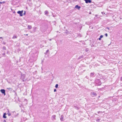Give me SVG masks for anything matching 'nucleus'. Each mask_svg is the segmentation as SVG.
<instances>
[{
	"instance_id": "nucleus-28",
	"label": "nucleus",
	"mask_w": 122,
	"mask_h": 122,
	"mask_svg": "<svg viewBox=\"0 0 122 122\" xmlns=\"http://www.w3.org/2000/svg\"><path fill=\"white\" fill-rule=\"evenodd\" d=\"M13 92H14L15 93V94H16V92L14 90H13Z\"/></svg>"
},
{
	"instance_id": "nucleus-19",
	"label": "nucleus",
	"mask_w": 122,
	"mask_h": 122,
	"mask_svg": "<svg viewBox=\"0 0 122 122\" xmlns=\"http://www.w3.org/2000/svg\"><path fill=\"white\" fill-rule=\"evenodd\" d=\"M103 36V35H101L100 36V37L101 38H102Z\"/></svg>"
},
{
	"instance_id": "nucleus-27",
	"label": "nucleus",
	"mask_w": 122,
	"mask_h": 122,
	"mask_svg": "<svg viewBox=\"0 0 122 122\" xmlns=\"http://www.w3.org/2000/svg\"><path fill=\"white\" fill-rule=\"evenodd\" d=\"M56 89H54V92H56Z\"/></svg>"
},
{
	"instance_id": "nucleus-46",
	"label": "nucleus",
	"mask_w": 122,
	"mask_h": 122,
	"mask_svg": "<svg viewBox=\"0 0 122 122\" xmlns=\"http://www.w3.org/2000/svg\"><path fill=\"white\" fill-rule=\"evenodd\" d=\"M53 15V17L54 16V15Z\"/></svg>"
},
{
	"instance_id": "nucleus-24",
	"label": "nucleus",
	"mask_w": 122,
	"mask_h": 122,
	"mask_svg": "<svg viewBox=\"0 0 122 122\" xmlns=\"http://www.w3.org/2000/svg\"><path fill=\"white\" fill-rule=\"evenodd\" d=\"M3 43L4 44V45H5L6 44V43L5 42H3Z\"/></svg>"
},
{
	"instance_id": "nucleus-29",
	"label": "nucleus",
	"mask_w": 122,
	"mask_h": 122,
	"mask_svg": "<svg viewBox=\"0 0 122 122\" xmlns=\"http://www.w3.org/2000/svg\"><path fill=\"white\" fill-rule=\"evenodd\" d=\"M101 38L100 37V38H98V40H101Z\"/></svg>"
},
{
	"instance_id": "nucleus-13",
	"label": "nucleus",
	"mask_w": 122,
	"mask_h": 122,
	"mask_svg": "<svg viewBox=\"0 0 122 122\" xmlns=\"http://www.w3.org/2000/svg\"><path fill=\"white\" fill-rule=\"evenodd\" d=\"M2 49L3 50H6V48L5 46H4L2 47Z\"/></svg>"
},
{
	"instance_id": "nucleus-31",
	"label": "nucleus",
	"mask_w": 122,
	"mask_h": 122,
	"mask_svg": "<svg viewBox=\"0 0 122 122\" xmlns=\"http://www.w3.org/2000/svg\"><path fill=\"white\" fill-rule=\"evenodd\" d=\"M4 122H6V121L5 120H4L3 121Z\"/></svg>"
},
{
	"instance_id": "nucleus-39",
	"label": "nucleus",
	"mask_w": 122,
	"mask_h": 122,
	"mask_svg": "<svg viewBox=\"0 0 122 122\" xmlns=\"http://www.w3.org/2000/svg\"><path fill=\"white\" fill-rule=\"evenodd\" d=\"M8 113H9V110H8Z\"/></svg>"
},
{
	"instance_id": "nucleus-4",
	"label": "nucleus",
	"mask_w": 122,
	"mask_h": 122,
	"mask_svg": "<svg viewBox=\"0 0 122 122\" xmlns=\"http://www.w3.org/2000/svg\"><path fill=\"white\" fill-rule=\"evenodd\" d=\"M13 113L14 115L12 117H16L19 114L17 113V114H16L15 115V114L16 113V112L15 111L13 112Z\"/></svg>"
},
{
	"instance_id": "nucleus-5",
	"label": "nucleus",
	"mask_w": 122,
	"mask_h": 122,
	"mask_svg": "<svg viewBox=\"0 0 122 122\" xmlns=\"http://www.w3.org/2000/svg\"><path fill=\"white\" fill-rule=\"evenodd\" d=\"M85 1L86 3H91V0H84Z\"/></svg>"
},
{
	"instance_id": "nucleus-2",
	"label": "nucleus",
	"mask_w": 122,
	"mask_h": 122,
	"mask_svg": "<svg viewBox=\"0 0 122 122\" xmlns=\"http://www.w3.org/2000/svg\"><path fill=\"white\" fill-rule=\"evenodd\" d=\"M0 91L2 94H4V96L6 95L5 90L4 89H1L0 90Z\"/></svg>"
},
{
	"instance_id": "nucleus-45",
	"label": "nucleus",
	"mask_w": 122,
	"mask_h": 122,
	"mask_svg": "<svg viewBox=\"0 0 122 122\" xmlns=\"http://www.w3.org/2000/svg\"><path fill=\"white\" fill-rule=\"evenodd\" d=\"M93 46H92L93 47Z\"/></svg>"
},
{
	"instance_id": "nucleus-16",
	"label": "nucleus",
	"mask_w": 122,
	"mask_h": 122,
	"mask_svg": "<svg viewBox=\"0 0 122 122\" xmlns=\"http://www.w3.org/2000/svg\"><path fill=\"white\" fill-rule=\"evenodd\" d=\"M75 107V108L77 110H78L79 109V108L78 107Z\"/></svg>"
},
{
	"instance_id": "nucleus-1",
	"label": "nucleus",
	"mask_w": 122,
	"mask_h": 122,
	"mask_svg": "<svg viewBox=\"0 0 122 122\" xmlns=\"http://www.w3.org/2000/svg\"><path fill=\"white\" fill-rule=\"evenodd\" d=\"M23 10H22L21 11H18L17 12V13L18 14H19L20 16H22L23 15Z\"/></svg>"
},
{
	"instance_id": "nucleus-37",
	"label": "nucleus",
	"mask_w": 122,
	"mask_h": 122,
	"mask_svg": "<svg viewBox=\"0 0 122 122\" xmlns=\"http://www.w3.org/2000/svg\"><path fill=\"white\" fill-rule=\"evenodd\" d=\"M2 38V37H0V39H1V38Z\"/></svg>"
},
{
	"instance_id": "nucleus-42",
	"label": "nucleus",
	"mask_w": 122,
	"mask_h": 122,
	"mask_svg": "<svg viewBox=\"0 0 122 122\" xmlns=\"http://www.w3.org/2000/svg\"><path fill=\"white\" fill-rule=\"evenodd\" d=\"M91 14V12H90L89 13V14Z\"/></svg>"
},
{
	"instance_id": "nucleus-40",
	"label": "nucleus",
	"mask_w": 122,
	"mask_h": 122,
	"mask_svg": "<svg viewBox=\"0 0 122 122\" xmlns=\"http://www.w3.org/2000/svg\"><path fill=\"white\" fill-rule=\"evenodd\" d=\"M23 81H25L23 79Z\"/></svg>"
},
{
	"instance_id": "nucleus-11",
	"label": "nucleus",
	"mask_w": 122,
	"mask_h": 122,
	"mask_svg": "<svg viewBox=\"0 0 122 122\" xmlns=\"http://www.w3.org/2000/svg\"><path fill=\"white\" fill-rule=\"evenodd\" d=\"M17 38V36L15 35H14L12 37V39H16Z\"/></svg>"
},
{
	"instance_id": "nucleus-20",
	"label": "nucleus",
	"mask_w": 122,
	"mask_h": 122,
	"mask_svg": "<svg viewBox=\"0 0 122 122\" xmlns=\"http://www.w3.org/2000/svg\"><path fill=\"white\" fill-rule=\"evenodd\" d=\"M88 51V49L87 48V49H86L85 51H86L87 52V51Z\"/></svg>"
},
{
	"instance_id": "nucleus-7",
	"label": "nucleus",
	"mask_w": 122,
	"mask_h": 122,
	"mask_svg": "<svg viewBox=\"0 0 122 122\" xmlns=\"http://www.w3.org/2000/svg\"><path fill=\"white\" fill-rule=\"evenodd\" d=\"M6 113H5L4 114L3 116V117L4 118H6Z\"/></svg>"
},
{
	"instance_id": "nucleus-26",
	"label": "nucleus",
	"mask_w": 122,
	"mask_h": 122,
	"mask_svg": "<svg viewBox=\"0 0 122 122\" xmlns=\"http://www.w3.org/2000/svg\"><path fill=\"white\" fill-rule=\"evenodd\" d=\"M36 27H34V30H36Z\"/></svg>"
},
{
	"instance_id": "nucleus-22",
	"label": "nucleus",
	"mask_w": 122,
	"mask_h": 122,
	"mask_svg": "<svg viewBox=\"0 0 122 122\" xmlns=\"http://www.w3.org/2000/svg\"><path fill=\"white\" fill-rule=\"evenodd\" d=\"M102 13L103 15L105 14V13H104V12H102Z\"/></svg>"
},
{
	"instance_id": "nucleus-6",
	"label": "nucleus",
	"mask_w": 122,
	"mask_h": 122,
	"mask_svg": "<svg viewBox=\"0 0 122 122\" xmlns=\"http://www.w3.org/2000/svg\"><path fill=\"white\" fill-rule=\"evenodd\" d=\"M32 27L31 25H28V26L27 29L28 30H30L31 29Z\"/></svg>"
},
{
	"instance_id": "nucleus-43",
	"label": "nucleus",
	"mask_w": 122,
	"mask_h": 122,
	"mask_svg": "<svg viewBox=\"0 0 122 122\" xmlns=\"http://www.w3.org/2000/svg\"><path fill=\"white\" fill-rule=\"evenodd\" d=\"M60 120H61V118H60Z\"/></svg>"
},
{
	"instance_id": "nucleus-33",
	"label": "nucleus",
	"mask_w": 122,
	"mask_h": 122,
	"mask_svg": "<svg viewBox=\"0 0 122 122\" xmlns=\"http://www.w3.org/2000/svg\"><path fill=\"white\" fill-rule=\"evenodd\" d=\"M2 2V3H5V2L4 1H3V2Z\"/></svg>"
},
{
	"instance_id": "nucleus-35",
	"label": "nucleus",
	"mask_w": 122,
	"mask_h": 122,
	"mask_svg": "<svg viewBox=\"0 0 122 122\" xmlns=\"http://www.w3.org/2000/svg\"><path fill=\"white\" fill-rule=\"evenodd\" d=\"M2 3V2H0V4H1Z\"/></svg>"
},
{
	"instance_id": "nucleus-32",
	"label": "nucleus",
	"mask_w": 122,
	"mask_h": 122,
	"mask_svg": "<svg viewBox=\"0 0 122 122\" xmlns=\"http://www.w3.org/2000/svg\"><path fill=\"white\" fill-rule=\"evenodd\" d=\"M5 55V53H4L3 54V55Z\"/></svg>"
},
{
	"instance_id": "nucleus-3",
	"label": "nucleus",
	"mask_w": 122,
	"mask_h": 122,
	"mask_svg": "<svg viewBox=\"0 0 122 122\" xmlns=\"http://www.w3.org/2000/svg\"><path fill=\"white\" fill-rule=\"evenodd\" d=\"M91 94L92 97L96 96L97 95L94 92H91Z\"/></svg>"
},
{
	"instance_id": "nucleus-9",
	"label": "nucleus",
	"mask_w": 122,
	"mask_h": 122,
	"mask_svg": "<svg viewBox=\"0 0 122 122\" xmlns=\"http://www.w3.org/2000/svg\"><path fill=\"white\" fill-rule=\"evenodd\" d=\"M56 116L55 115H53L52 116V120H55L56 119Z\"/></svg>"
},
{
	"instance_id": "nucleus-8",
	"label": "nucleus",
	"mask_w": 122,
	"mask_h": 122,
	"mask_svg": "<svg viewBox=\"0 0 122 122\" xmlns=\"http://www.w3.org/2000/svg\"><path fill=\"white\" fill-rule=\"evenodd\" d=\"M75 8L79 9L81 8V7L80 6H79L78 5H76L75 6Z\"/></svg>"
},
{
	"instance_id": "nucleus-21",
	"label": "nucleus",
	"mask_w": 122,
	"mask_h": 122,
	"mask_svg": "<svg viewBox=\"0 0 122 122\" xmlns=\"http://www.w3.org/2000/svg\"><path fill=\"white\" fill-rule=\"evenodd\" d=\"M25 14H26V12H25V11H24V13H23V15H25Z\"/></svg>"
},
{
	"instance_id": "nucleus-30",
	"label": "nucleus",
	"mask_w": 122,
	"mask_h": 122,
	"mask_svg": "<svg viewBox=\"0 0 122 122\" xmlns=\"http://www.w3.org/2000/svg\"><path fill=\"white\" fill-rule=\"evenodd\" d=\"M101 112V111H99V112H98V114H99V113H100Z\"/></svg>"
},
{
	"instance_id": "nucleus-10",
	"label": "nucleus",
	"mask_w": 122,
	"mask_h": 122,
	"mask_svg": "<svg viewBox=\"0 0 122 122\" xmlns=\"http://www.w3.org/2000/svg\"><path fill=\"white\" fill-rule=\"evenodd\" d=\"M94 73L93 72L91 73L90 74V76L91 77H93L94 75Z\"/></svg>"
},
{
	"instance_id": "nucleus-18",
	"label": "nucleus",
	"mask_w": 122,
	"mask_h": 122,
	"mask_svg": "<svg viewBox=\"0 0 122 122\" xmlns=\"http://www.w3.org/2000/svg\"><path fill=\"white\" fill-rule=\"evenodd\" d=\"M7 114H8V116H10L11 115V113H7Z\"/></svg>"
},
{
	"instance_id": "nucleus-17",
	"label": "nucleus",
	"mask_w": 122,
	"mask_h": 122,
	"mask_svg": "<svg viewBox=\"0 0 122 122\" xmlns=\"http://www.w3.org/2000/svg\"><path fill=\"white\" fill-rule=\"evenodd\" d=\"M49 50H47L46 51V53H46V54H47V53H48V52H49Z\"/></svg>"
},
{
	"instance_id": "nucleus-25",
	"label": "nucleus",
	"mask_w": 122,
	"mask_h": 122,
	"mask_svg": "<svg viewBox=\"0 0 122 122\" xmlns=\"http://www.w3.org/2000/svg\"><path fill=\"white\" fill-rule=\"evenodd\" d=\"M105 35L106 37L107 36V33L105 34Z\"/></svg>"
},
{
	"instance_id": "nucleus-41",
	"label": "nucleus",
	"mask_w": 122,
	"mask_h": 122,
	"mask_svg": "<svg viewBox=\"0 0 122 122\" xmlns=\"http://www.w3.org/2000/svg\"><path fill=\"white\" fill-rule=\"evenodd\" d=\"M23 76V79H24V76Z\"/></svg>"
},
{
	"instance_id": "nucleus-12",
	"label": "nucleus",
	"mask_w": 122,
	"mask_h": 122,
	"mask_svg": "<svg viewBox=\"0 0 122 122\" xmlns=\"http://www.w3.org/2000/svg\"><path fill=\"white\" fill-rule=\"evenodd\" d=\"M48 12L47 10L45 11L44 12L45 14V15H47L48 14Z\"/></svg>"
},
{
	"instance_id": "nucleus-34",
	"label": "nucleus",
	"mask_w": 122,
	"mask_h": 122,
	"mask_svg": "<svg viewBox=\"0 0 122 122\" xmlns=\"http://www.w3.org/2000/svg\"><path fill=\"white\" fill-rule=\"evenodd\" d=\"M121 80L122 81V77H121Z\"/></svg>"
},
{
	"instance_id": "nucleus-44",
	"label": "nucleus",
	"mask_w": 122,
	"mask_h": 122,
	"mask_svg": "<svg viewBox=\"0 0 122 122\" xmlns=\"http://www.w3.org/2000/svg\"><path fill=\"white\" fill-rule=\"evenodd\" d=\"M26 36H27V35H28V34H26Z\"/></svg>"
},
{
	"instance_id": "nucleus-14",
	"label": "nucleus",
	"mask_w": 122,
	"mask_h": 122,
	"mask_svg": "<svg viewBox=\"0 0 122 122\" xmlns=\"http://www.w3.org/2000/svg\"><path fill=\"white\" fill-rule=\"evenodd\" d=\"M7 89L9 90L10 91H11L12 90V89L11 88H7Z\"/></svg>"
},
{
	"instance_id": "nucleus-23",
	"label": "nucleus",
	"mask_w": 122,
	"mask_h": 122,
	"mask_svg": "<svg viewBox=\"0 0 122 122\" xmlns=\"http://www.w3.org/2000/svg\"><path fill=\"white\" fill-rule=\"evenodd\" d=\"M25 101H26V102H27V100L26 99H25ZM26 104H27V103L26 102Z\"/></svg>"
},
{
	"instance_id": "nucleus-38",
	"label": "nucleus",
	"mask_w": 122,
	"mask_h": 122,
	"mask_svg": "<svg viewBox=\"0 0 122 122\" xmlns=\"http://www.w3.org/2000/svg\"><path fill=\"white\" fill-rule=\"evenodd\" d=\"M108 29V30H109V28H107Z\"/></svg>"
},
{
	"instance_id": "nucleus-15",
	"label": "nucleus",
	"mask_w": 122,
	"mask_h": 122,
	"mask_svg": "<svg viewBox=\"0 0 122 122\" xmlns=\"http://www.w3.org/2000/svg\"><path fill=\"white\" fill-rule=\"evenodd\" d=\"M58 84H57L56 85L55 87L56 88H57L58 87Z\"/></svg>"
},
{
	"instance_id": "nucleus-36",
	"label": "nucleus",
	"mask_w": 122,
	"mask_h": 122,
	"mask_svg": "<svg viewBox=\"0 0 122 122\" xmlns=\"http://www.w3.org/2000/svg\"><path fill=\"white\" fill-rule=\"evenodd\" d=\"M49 40L50 41H51V39H49Z\"/></svg>"
}]
</instances>
